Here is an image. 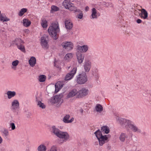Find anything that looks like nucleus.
I'll list each match as a JSON object with an SVG mask.
<instances>
[{"instance_id":"1","label":"nucleus","mask_w":151,"mask_h":151,"mask_svg":"<svg viewBox=\"0 0 151 151\" xmlns=\"http://www.w3.org/2000/svg\"><path fill=\"white\" fill-rule=\"evenodd\" d=\"M116 120L123 127L128 130L130 129L134 132L140 133L141 132V130L133 124V122L129 120L118 117L117 118Z\"/></svg>"},{"instance_id":"2","label":"nucleus","mask_w":151,"mask_h":151,"mask_svg":"<svg viewBox=\"0 0 151 151\" xmlns=\"http://www.w3.org/2000/svg\"><path fill=\"white\" fill-rule=\"evenodd\" d=\"M60 31L59 24L57 22L53 23L48 29L49 34L55 40L58 38L57 34Z\"/></svg>"},{"instance_id":"3","label":"nucleus","mask_w":151,"mask_h":151,"mask_svg":"<svg viewBox=\"0 0 151 151\" xmlns=\"http://www.w3.org/2000/svg\"><path fill=\"white\" fill-rule=\"evenodd\" d=\"M96 137L98 139L99 145L102 146L105 143V141H106L108 139L107 135H103L101 131L99 129L98 130L94 132Z\"/></svg>"},{"instance_id":"4","label":"nucleus","mask_w":151,"mask_h":151,"mask_svg":"<svg viewBox=\"0 0 151 151\" xmlns=\"http://www.w3.org/2000/svg\"><path fill=\"white\" fill-rule=\"evenodd\" d=\"M48 102L51 104H56L57 107L59 106L63 102V100L58 95H55L52 97L48 101Z\"/></svg>"},{"instance_id":"5","label":"nucleus","mask_w":151,"mask_h":151,"mask_svg":"<svg viewBox=\"0 0 151 151\" xmlns=\"http://www.w3.org/2000/svg\"><path fill=\"white\" fill-rule=\"evenodd\" d=\"M13 43L15 44L17 48L21 51L24 52H25L24 46L23 45L24 42L21 38H16L15 40L13 41Z\"/></svg>"},{"instance_id":"6","label":"nucleus","mask_w":151,"mask_h":151,"mask_svg":"<svg viewBox=\"0 0 151 151\" xmlns=\"http://www.w3.org/2000/svg\"><path fill=\"white\" fill-rule=\"evenodd\" d=\"M71 0H64L63 2V6L66 9L71 11H76V9L74 5L71 2Z\"/></svg>"},{"instance_id":"7","label":"nucleus","mask_w":151,"mask_h":151,"mask_svg":"<svg viewBox=\"0 0 151 151\" xmlns=\"http://www.w3.org/2000/svg\"><path fill=\"white\" fill-rule=\"evenodd\" d=\"M87 81V76L86 73L80 74L76 76V82L79 84H83Z\"/></svg>"},{"instance_id":"8","label":"nucleus","mask_w":151,"mask_h":151,"mask_svg":"<svg viewBox=\"0 0 151 151\" xmlns=\"http://www.w3.org/2000/svg\"><path fill=\"white\" fill-rule=\"evenodd\" d=\"M57 137L63 139V142H66L69 139L70 137L68 134L66 132H62L60 131Z\"/></svg>"},{"instance_id":"9","label":"nucleus","mask_w":151,"mask_h":151,"mask_svg":"<svg viewBox=\"0 0 151 151\" xmlns=\"http://www.w3.org/2000/svg\"><path fill=\"white\" fill-rule=\"evenodd\" d=\"M77 70V68L76 67L74 68L69 73H68L66 75L65 78V80L68 81L72 79L76 73Z\"/></svg>"},{"instance_id":"10","label":"nucleus","mask_w":151,"mask_h":151,"mask_svg":"<svg viewBox=\"0 0 151 151\" xmlns=\"http://www.w3.org/2000/svg\"><path fill=\"white\" fill-rule=\"evenodd\" d=\"M63 48L68 50H72L73 47V44L70 42H65L62 43Z\"/></svg>"},{"instance_id":"11","label":"nucleus","mask_w":151,"mask_h":151,"mask_svg":"<svg viewBox=\"0 0 151 151\" xmlns=\"http://www.w3.org/2000/svg\"><path fill=\"white\" fill-rule=\"evenodd\" d=\"M88 92V90L86 88H82L78 91L77 97L78 98H82L86 96Z\"/></svg>"},{"instance_id":"12","label":"nucleus","mask_w":151,"mask_h":151,"mask_svg":"<svg viewBox=\"0 0 151 151\" xmlns=\"http://www.w3.org/2000/svg\"><path fill=\"white\" fill-rule=\"evenodd\" d=\"M11 108L12 110L15 111L19 108V103L17 99H14L11 102Z\"/></svg>"},{"instance_id":"13","label":"nucleus","mask_w":151,"mask_h":151,"mask_svg":"<svg viewBox=\"0 0 151 151\" xmlns=\"http://www.w3.org/2000/svg\"><path fill=\"white\" fill-rule=\"evenodd\" d=\"M91 62L89 60H86L83 65L85 71L86 72H88L91 68Z\"/></svg>"},{"instance_id":"14","label":"nucleus","mask_w":151,"mask_h":151,"mask_svg":"<svg viewBox=\"0 0 151 151\" xmlns=\"http://www.w3.org/2000/svg\"><path fill=\"white\" fill-rule=\"evenodd\" d=\"M100 15V13L99 12H97V10L95 8H93L92 9L91 19H96Z\"/></svg>"},{"instance_id":"15","label":"nucleus","mask_w":151,"mask_h":151,"mask_svg":"<svg viewBox=\"0 0 151 151\" xmlns=\"http://www.w3.org/2000/svg\"><path fill=\"white\" fill-rule=\"evenodd\" d=\"M40 42L41 45L43 48L47 49L48 47L47 42L45 37H41Z\"/></svg>"},{"instance_id":"16","label":"nucleus","mask_w":151,"mask_h":151,"mask_svg":"<svg viewBox=\"0 0 151 151\" xmlns=\"http://www.w3.org/2000/svg\"><path fill=\"white\" fill-rule=\"evenodd\" d=\"M76 56L78 62L79 64L81 63L83 60L84 55L79 52L76 53Z\"/></svg>"},{"instance_id":"17","label":"nucleus","mask_w":151,"mask_h":151,"mask_svg":"<svg viewBox=\"0 0 151 151\" xmlns=\"http://www.w3.org/2000/svg\"><path fill=\"white\" fill-rule=\"evenodd\" d=\"M70 116L69 114L66 115L63 118V121L65 123H69L72 122L74 121V118L72 117L69 120Z\"/></svg>"},{"instance_id":"18","label":"nucleus","mask_w":151,"mask_h":151,"mask_svg":"<svg viewBox=\"0 0 151 151\" xmlns=\"http://www.w3.org/2000/svg\"><path fill=\"white\" fill-rule=\"evenodd\" d=\"M78 95V91L76 89H74L70 90L67 95V97L68 98L73 97L75 95Z\"/></svg>"},{"instance_id":"19","label":"nucleus","mask_w":151,"mask_h":151,"mask_svg":"<svg viewBox=\"0 0 151 151\" xmlns=\"http://www.w3.org/2000/svg\"><path fill=\"white\" fill-rule=\"evenodd\" d=\"M77 49L81 52H86L88 50V47L87 45H84L82 46H78Z\"/></svg>"},{"instance_id":"20","label":"nucleus","mask_w":151,"mask_h":151,"mask_svg":"<svg viewBox=\"0 0 151 151\" xmlns=\"http://www.w3.org/2000/svg\"><path fill=\"white\" fill-rule=\"evenodd\" d=\"M22 23L23 26L26 27H29L31 24V21L28 19L26 18L23 19Z\"/></svg>"},{"instance_id":"21","label":"nucleus","mask_w":151,"mask_h":151,"mask_svg":"<svg viewBox=\"0 0 151 151\" xmlns=\"http://www.w3.org/2000/svg\"><path fill=\"white\" fill-rule=\"evenodd\" d=\"M65 26L67 29H70L73 27V24L70 20H65Z\"/></svg>"},{"instance_id":"22","label":"nucleus","mask_w":151,"mask_h":151,"mask_svg":"<svg viewBox=\"0 0 151 151\" xmlns=\"http://www.w3.org/2000/svg\"><path fill=\"white\" fill-rule=\"evenodd\" d=\"M50 131L52 133H53L57 137L60 130L55 126H53L50 129Z\"/></svg>"},{"instance_id":"23","label":"nucleus","mask_w":151,"mask_h":151,"mask_svg":"<svg viewBox=\"0 0 151 151\" xmlns=\"http://www.w3.org/2000/svg\"><path fill=\"white\" fill-rule=\"evenodd\" d=\"M6 94L7 96L8 99H10L15 96L16 93L14 91H9L6 92Z\"/></svg>"},{"instance_id":"24","label":"nucleus","mask_w":151,"mask_h":151,"mask_svg":"<svg viewBox=\"0 0 151 151\" xmlns=\"http://www.w3.org/2000/svg\"><path fill=\"white\" fill-rule=\"evenodd\" d=\"M36 101L37 103V104L42 109H44L45 108V106L44 103L41 102V101L39 100V98L37 97H36Z\"/></svg>"},{"instance_id":"25","label":"nucleus","mask_w":151,"mask_h":151,"mask_svg":"<svg viewBox=\"0 0 151 151\" xmlns=\"http://www.w3.org/2000/svg\"><path fill=\"white\" fill-rule=\"evenodd\" d=\"M30 65L32 67H34L36 63V59L34 57H31L29 61Z\"/></svg>"},{"instance_id":"26","label":"nucleus","mask_w":151,"mask_h":151,"mask_svg":"<svg viewBox=\"0 0 151 151\" xmlns=\"http://www.w3.org/2000/svg\"><path fill=\"white\" fill-rule=\"evenodd\" d=\"M141 12L142 14V17L143 19H146L148 17V13L147 11L144 9H142Z\"/></svg>"},{"instance_id":"27","label":"nucleus","mask_w":151,"mask_h":151,"mask_svg":"<svg viewBox=\"0 0 151 151\" xmlns=\"http://www.w3.org/2000/svg\"><path fill=\"white\" fill-rule=\"evenodd\" d=\"M101 132L105 134H108L109 132V129L106 126H103L101 127Z\"/></svg>"},{"instance_id":"28","label":"nucleus","mask_w":151,"mask_h":151,"mask_svg":"<svg viewBox=\"0 0 151 151\" xmlns=\"http://www.w3.org/2000/svg\"><path fill=\"white\" fill-rule=\"evenodd\" d=\"M128 135L125 133H122L120 135L119 138L122 142H124L125 138H127Z\"/></svg>"},{"instance_id":"29","label":"nucleus","mask_w":151,"mask_h":151,"mask_svg":"<svg viewBox=\"0 0 151 151\" xmlns=\"http://www.w3.org/2000/svg\"><path fill=\"white\" fill-rule=\"evenodd\" d=\"M37 150L38 151H46L47 148L44 145L41 144L38 147Z\"/></svg>"},{"instance_id":"30","label":"nucleus","mask_w":151,"mask_h":151,"mask_svg":"<svg viewBox=\"0 0 151 151\" xmlns=\"http://www.w3.org/2000/svg\"><path fill=\"white\" fill-rule=\"evenodd\" d=\"M0 20L3 22H4L9 21L10 19L7 18L4 14H3L0 16Z\"/></svg>"},{"instance_id":"31","label":"nucleus","mask_w":151,"mask_h":151,"mask_svg":"<svg viewBox=\"0 0 151 151\" xmlns=\"http://www.w3.org/2000/svg\"><path fill=\"white\" fill-rule=\"evenodd\" d=\"M41 24L42 27L44 28H46L47 26V21L44 19H42Z\"/></svg>"},{"instance_id":"32","label":"nucleus","mask_w":151,"mask_h":151,"mask_svg":"<svg viewBox=\"0 0 151 151\" xmlns=\"http://www.w3.org/2000/svg\"><path fill=\"white\" fill-rule=\"evenodd\" d=\"M19 63V61L18 60H16L13 61L12 62V65L11 68L14 70H16V67L18 65Z\"/></svg>"},{"instance_id":"33","label":"nucleus","mask_w":151,"mask_h":151,"mask_svg":"<svg viewBox=\"0 0 151 151\" xmlns=\"http://www.w3.org/2000/svg\"><path fill=\"white\" fill-rule=\"evenodd\" d=\"M59 8L57 6L55 5H52L51 7L50 13H53L55 12L59 11Z\"/></svg>"},{"instance_id":"34","label":"nucleus","mask_w":151,"mask_h":151,"mask_svg":"<svg viewBox=\"0 0 151 151\" xmlns=\"http://www.w3.org/2000/svg\"><path fill=\"white\" fill-rule=\"evenodd\" d=\"M46 79V76L44 75H41L38 77V80L41 82L45 81Z\"/></svg>"},{"instance_id":"35","label":"nucleus","mask_w":151,"mask_h":151,"mask_svg":"<svg viewBox=\"0 0 151 151\" xmlns=\"http://www.w3.org/2000/svg\"><path fill=\"white\" fill-rule=\"evenodd\" d=\"M95 109L97 111L101 112L103 110V107L100 104H97L95 107Z\"/></svg>"},{"instance_id":"36","label":"nucleus","mask_w":151,"mask_h":151,"mask_svg":"<svg viewBox=\"0 0 151 151\" xmlns=\"http://www.w3.org/2000/svg\"><path fill=\"white\" fill-rule=\"evenodd\" d=\"M27 11V9L26 8H23L18 13V15L20 17H21Z\"/></svg>"},{"instance_id":"37","label":"nucleus","mask_w":151,"mask_h":151,"mask_svg":"<svg viewBox=\"0 0 151 151\" xmlns=\"http://www.w3.org/2000/svg\"><path fill=\"white\" fill-rule=\"evenodd\" d=\"M73 57V54L72 53L67 54L64 57V59L65 60L69 61Z\"/></svg>"},{"instance_id":"38","label":"nucleus","mask_w":151,"mask_h":151,"mask_svg":"<svg viewBox=\"0 0 151 151\" xmlns=\"http://www.w3.org/2000/svg\"><path fill=\"white\" fill-rule=\"evenodd\" d=\"M9 132L8 130L6 129H4L3 132V135L6 138L9 135Z\"/></svg>"},{"instance_id":"39","label":"nucleus","mask_w":151,"mask_h":151,"mask_svg":"<svg viewBox=\"0 0 151 151\" xmlns=\"http://www.w3.org/2000/svg\"><path fill=\"white\" fill-rule=\"evenodd\" d=\"M83 16V14L82 12L81 11V13L78 15L77 18L79 19H81Z\"/></svg>"},{"instance_id":"40","label":"nucleus","mask_w":151,"mask_h":151,"mask_svg":"<svg viewBox=\"0 0 151 151\" xmlns=\"http://www.w3.org/2000/svg\"><path fill=\"white\" fill-rule=\"evenodd\" d=\"M57 148L55 146H52L50 149V151H57Z\"/></svg>"},{"instance_id":"41","label":"nucleus","mask_w":151,"mask_h":151,"mask_svg":"<svg viewBox=\"0 0 151 151\" xmlns=\"http://www.w3.org/2000/svg\"><path fill=\"white\" fill-rule=\"evenodd\" d=\"M10 125L12 130H13L15 129V126L14 123H11L10 124Z\"/></svg>"},{"instance_id":"42","label":"nucleus","mask_w":151,"mask_h":151,"mask_svg":"<svg viewBox=\"0 0 151 151\" xmlns=\"http://www.w3.org/2000/svg\"><path fill=\"white\" fill-rule=\"evenodd\" d=\"M55 92L56 93L59 91V88H58V86H57V85L56 84L55 85Z\"/></svg>"},{"instance_id":"43","label":"nucleus","mask_w":151,"mask_h":151,"mask_svg":"<svg viewBox=\"0 0 151 151\" xmlns=\"http://www.w3.org/2000/svg\"><path fill=\"white\" fill-rule=\"evenodd\" d=\"M137 22L138 24H140L142 22V21L140 19H138L137 20Z\"/></svg>"},{"instance_id":"44","label":"nucleus","mask_w":151,"mask_h":151,"mask_svg":"<svg viewBox=\"0 0 151 151\" xmlns=\"http://www.w3.org/2000/svg\"><path fill=\"white\" fill-rule=\"evenodd\" d=\"M106 4H107V7H111L113 6L112 4L111 3H106Z\"/></svg>"},{"instance_id":"45","label":"nucleus","mask_w":151,"mask_h":151,"mask_svg":"<svg viewBox=\"0 0 151 151\" xmlns=\"http://www.w3.org/2000/svg\"><path fill=\"white\" fill-rule=\"evenodd\" d=\"M89 9V7L88 6H87L85 7V10L86 11H87Z\"/></svg>"},{"instance_id":"46","label":"nucleus","mask_w":151,"mask_h":151,"mask_svg":"<svg viewBox=\"0 0 151 151\" xmlns=\"http://www.w3.org/2000/svg\"><path fill=\"white\" fill-rule=\"evenodd\" d=\"M2 139L1 137L0 136V144L2 142Z\"/></svg>"},{"instance_id":"47","label":"nucleus","mask_w":151,"mask_h":151,"mask_svg":"<svg viewBox=\"0 0 151 151\" xmlns=\"http://www.w3.org/2000/svg\"><path fill=\"white\" fill-rule=\"evenodd\" d=\"M55 67H56L57 68H59V66L58 65H56H56H55Z\"/></svg>"},{"instance_id":"48","label":"nucleus","mask_w":151,"mask_h":151,"mask_svg":"<svg viewBox=\"0 0 151 151\" xmlns=\"http://www.w3.org/2000/svg\"><path fill=\"white\" fill-rule=\"evenodd\" d=\"M3 14H1V11H0V16Z\"/></svg>"},{"instance_id":"49","label":"nucleus","mask_w":151,"mask_h":151,"mask_svg":"<svg viewBox=\"0 0 151 151\" xmlns=\"http://www.w3.org/2000/svg\"><path fill=\"white\" fill-rule=\"evenodd\" d=\"M70 66H69V67H68V69H69V68H70Z\"/></svg>"},{"instance_id":"50","label":"nucleus","mask_w":151,"mask_h":151,"mask_svg":"<svg viewBox=\"0 0 151 151\" xmlns=\"http://www.w3.org/2000/svg\"><path fill=\"white\" fill-rule=\"evenodd\" d=\"M79 11H80V10H79Z\"/></svg>"}]
</instances>
